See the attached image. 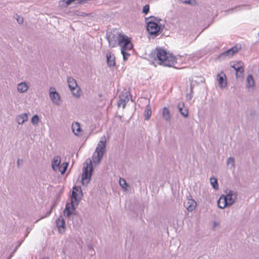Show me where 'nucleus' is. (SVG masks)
<instances>
[{
  "mask_svg": "<svg viewBox=\"0 0 259 259\" xmlns=\"http://www.w3.org/2000/svg\"><path fill=\"white\" fill-rule=\"evenodd\" d=\"M156 58L159 61L158 64L167 67H174L177 63L175 56L168 54L167 52L161 48H156L154 51Z\"/></svg>",
  "mask_w": 259,
  "mask_h": 259,
  "instance_id": "1",
  "label": "nucleus"
},
{
  "mask_svg": "<svg viewBox=\"0 0 259 259\" xmlns=\"http://www.w3.org/2000/svg\"><path fill=\"white\" fill-rule=\"evenodd\" d=\"M106 38L108 40L109 46L111 48L116 47L117 45L120 47L124 43L126 39H131L127 36L116 32V34L112 32H108L106 34Z\"/></svg>",
  "mask_w": 259,
  "mask_h": 259,
  "instance_id": "2",
  "label": "nucleus"
},
{
  "mask_svg": "<svg viewBox=\"0 0 259 259\" xmlns=\"http://www.w3.org/2000/svg\"><path fill=\"white\" fill-rule=\"evenodd\" d=\"M106 140L105 136H104L101 137V140L98 142L92 157L93 161L95 163L98 164L100 162L106 152Z\"/></svg>",
  "mask_w": 259,
  "mask_h": 259,
  "instance_id": "3",
  "label": "nucleus"
},
{
  "mask_svg": "<svg viewBox=\"0 0 259 259\" xmlns=\"http://www.w3.org/2000/svg\"><path fill=\"white\" fill-rule=\"evenodd\" d=\"M147 30L151 36L155 37L162 32L163 28L157 23L150 21L147 23Z\"/></svg>",
  "mask_w": 259,
  "mask_h": 259,
  "instance_id": "4",
  "label": "nucleus"
},
{
  "mask_svg": "<svg viewBox=\"0 0 259 259\" xmlns=\"http://www.w3.org/2000/svg\"><path fill=\"white\" fill-rule=\"evenodd\" d=\"M93 171V166L92 161L90 160L89 165L87 164V166L83 168L81 176V181L83 185L88 184L90 182Z\"/></svg>",
  "mask_w": 259,
  "mask_h": 259,
  "instance_id": "5",
  "label": "nucleus"
},
{
  "mask_svg": "<svg viewBox=\"0 0 259 259\" xmlns=\"http://www.w3.org/2000/svg\"><path fill=\"white\" fill-rule=\"evenodd\" d=\"M121 53L123 56V59L124 61L127 60L128 57L130 56V54L126 52L127 50H131L133 48V45L131 42V39H126L124 43L121 46Z\"/></svg>",
  "mask_w": 259,
  "mask_h": 259,
  "instance_id": "6",
  "label": "nucleus"
},
{
  "mask_svg": "<svg viewBox=\"0 0 259 259\" xmlns=\"http://www.w3.org/2000/svg\"><path fill=\"white\" fill-rule=\"evenodd\" d=\"M67 82L68 84V87L71 91L72 92L73 96L76 97H79L80 94L79 93V89H77V84L76 83V80L72 77H68L67 78Z\"/></svg>",
  "mask_w": 259,
  "mask_h": 259,
  "instance_id": "7",
  "label": "nucleus"
},
{
  "mask_svg": "<svg viewBox=\"0 0 259 259\" xmlns=\"http://www.w3.org/2000/svg\"><path fill=\"white\" fill-rule=\"evenodd\" d=\"M240 49V46L236 45L227 51L222 53L220 55V57L223 58H230L237 53Z\"/></svg>",
  "mask_w": 259,
  "mask_h": 259,
  "instance_id": "8",
  "label": "nucleus"
},
{
  "mask_svg": "<svg viewBox=\"0 0 259 259\" xmlns=\"http://www.w3.org/2000/svg\"><path fill=\"white\" fill-rule=\"evenodd\" d=\"M50 97L52 102L57 105L61 104L60 96L54 87H51L50 89Z\"/></svg>",
  "mask_w": 259,
  "mask_h": 259,
  "instance_id": "9",
  "label": "nucleus"
},
{
  "mask_svg": "<svg viewBox=\"0 0 259 259\" xmlns=\"http://www.w3.org/2000/svg\"><path fill=\"white\" fill-rule=\"evenodd\" d=\"M56 225L60 233L63 234L65 233L66 229V224L62 215H60L56 220Z\"/></svg>",
  "mask_w": 259,
  "mask_h": 259,
  "instance_id": "10",
  "label": "nucleus"
},
{
  "mask_svg": "<svg viewBox=\"0 0 259 259\" xmlns=\"http://www.w3.org/2000/svg\"><path fill=\"white\" fill-rule=\"evenodd\" d=\"M227 202L229 206L234 203L237 198V194L232 191H229L226 195H223Z\"/></svg>",
  "mask_w": 259,
  "mask_h": 259,
  "instance_id": "11",
  "label": "nucleus"
},
{
  "mask_svg": "<svg viewBox=\"0 0 259 259\" xmlns=\"http://www.w3.org/2000/svg\"><path fill=\"white\" fill-rule=\"evenodd\" d=\"M75 205V204L71 203V202L66 205L64 210V214L66 217L69 218L71 214L74 213L76 209Z\"/></svg>",
  "mask_w": 259,
  "mask_h": 259,
  "instance_id": "12",
  "label": "nucleus"
},
{
  "mask_svg": "<svg viewBox=\"0 0 259 259\" xmlns=\"http://www.w3.org/2000/svg\"><path fill=\"white\" fill-rule=\"evenodd\" d=\"M184 206L189 211H192L196 208V202L192 199H188L184 203Z\"/></svg>",
  "mask_w": 259,
  "mask_h": 259,
  "instance_id": "13",
  "label": "nucleus"
},
{
  "mask_svg": "<svg viewBox=\"0 0 259 259\" xmlns=\"http://www.w3.org/2000/svg\"><path fill=\"white\" fill-rule=\"evenodd\" d=\"M178 108L181 114L184 117H187L188 116V109L185 106V104L183 102H180L178 104Z\"/></svg>",
  "mask_w": 259,
  "mask_h": 259,
  "instance_id": "14",
  "label": "nucleus"
},
{
  "mask_svg": "<svg viewBox=\"0 0 259 259\" xmlns=\"http://www.w3.org/2000/svg\"><path fill=\"white\" fill-rule=\"evenodd\" d=\"M61 157L59 156H56L54 157L52 162V168L54 171H57L60 168Z\"/></svg>",
  "mask_w": 259,
  "mask_h": 259,
  "instance_id": "15",
  "label": "nucleus"
},
{
  "mask_svg": "<svg viewBox=\"0 0 259 259\" xmlns=\"http://www.w3.org/2000/svg\"><path fill=\"white\" fill-rule=\"evenodd\" d=\"M107 63L109 67H113L115 65V57L114 55L111 52L108 53L106 54Z\"/></svg>",
  "mask_w": 259,
  "mask_h": 259,
  "instance_id": "16",
  "label": "nucleus"
},
{
  "mask_svg": "<svg viewBox=\"0 0 259 259\" xmlns=\"http://www.w3.org/2000/svg\"><path fill=\"white\" fill-rule=\"evenodd\" d=\"M226 75L223 72L219 73L217 75L218 80L221 88H224L227 86V81L225 79Z\"/></svg>",
  "mask_w": 259,
  "mask_h": 259,
  "instance_id": "17",
  "label": "nucleus"
},
{
  "mask_svg": "<svg viewBox=\"0 0 259 259\" xmlns=\"http://www.w3.org/2000/svg\"><path fill=\"white\" fill-rule=\"evenodd\" d=\"M28 86L25 82H21L18 84L17 91L20 93H24L27 91Z\"/></svg>",
  "mask_w": 259,
  "mask_h": 259,
  "instance_id": "18",
  "label": "nucleus"
},
{
  "mask_svg": "<svg viewBox=\"0 0 259 259\" xmlns=\"http://www.w3.org/2000/svg\"><path fill=\"white\" fill-rule=\"evenodd\" d=\"M16 121L19 124H22L28 120L27 113H22L16 117Z\"/></svg>",
  "mask_w": 259,
  "mask_h": 259,
  "instance_id": "19",
  "label": "nucleus"
},
{
  "mask_svg": "<svg viewBox=\"0 0 259 259\" xmlns=\"http://www.w3.org/2000/svg\"><path fill=\"white\" fill-rule=\"evenodd\" d=\"M78 194L75 191H72L71 197V202L77 205L80 200V198L78 197Z\"/></svg>",
  "mask_w": 259,
  "mask_h": 259,
  "instance_id": "20",
  "label": "nucleus"
},
{
  "mask_svg": "<svg viewBox=\"0 0 259 259\" xmlns=\"http://www.w3.org/2000/svg\"><path fill=\"white\" fill-rule=\"evenodd\" d=\"M162 117L166 121L169 122L170 120L171 116L170 115L169 110L166 107H164L162 110Z\"/></svg>",
  "mask_w": 259,
  "mask_h": 259,
  "instance_id": "21",
  "label": "nucleus"
},
{
  "mask_svg": "<svg viewBox=\"0 0 259 259\" xmlns=\"http://www.w3.org/2000/svg\"><path fill=\"white\" fill-rule=\"evenodd\" d=\"M218 206L220 208H224L226 207L229 206L226 200H225V198L222 195L220 197L219 199L218 200Z\"/></svg>",
  "mask_w": 259,
  "mask_h": 259,
  "instance_id": "22",
  "label": "nucleus"
},
{
  "mask_svg": "<svg viewBox=\"0 0 259 259\" xmlns=\"http://www.w3.org/2000/svg\"><path fill=\"white\" fill-rule=\"evenodd\" d=\"M72 130L74 135H79V133L81 132V127L78 122H74L72 124Z\"/></svg>",
  "mask_w": 259,
  "mask_h": 259,
  "instance_id": "23",
  "label": "nucleus"
},
{
  "mask_svg": "<svg viewBox=\"0 0 259 259\" xmlns=\"http://www.w3.org/2000/svg\"><path fill=\"white\" fill-rule=\"evenodd\" d=\"M151 113V107L149 105H148L144 111V116L146 120H148L150 119Z\"/></svg>",
  "mask_w": 259,
  "mask_h": 259,
  "instance_id": "24",
  "label": "nucleus"
},
{
  "mask_svg": "<svg viewBox=\"0 0 259 259\" xmlns=\"http://www.w3.org/2000/svg\"><path fill=\"white\" fill-rule=\"evenodd\" d=\"M246 82H247V87L248 88L249 87H253L254 85V81L252 75L251 74H249L246 78Z\"/></svg>",
  "mask_w": 259,
  "mask_h": 259,
  "instance_id": "25",
  "label": "nucleus"
},
{
  "mask_svg": "<svg viewBox=\"0 0 259 259\" xmlns=\"http://www.w3.org/2000/svg\"><path fill=\"white\" fill-rule=\"evenodd\" d=\"M210 182L212 188L215 190L219 189V185L218 183V180L214 177H211L210 178Z\"/></svg>",
  "mask_w": 259,
  "mask_h": 259,
  "instance_id": "26",
  "label": "nucleus"
},
{
  "mask_svg": "<svg viewBox=\"0 0 259 259\" xmlns=\"http://www.w3.org/2000/svg\"><path fill=\"white\" fill-rule=\"evenodd\" d=\"M243 67V65L239 66H237V68L233 66V68H234V69L236 71V76H238V73L242 74L243 73L244 69Z\"/></svg>",
  "mask_w": 259,
  "mask_h": 259,
  "instance_id": "27",
  "label": "nucleus"
},
{
  "mask_svg": "<svg viewBox=\"0 0 259 259\" xmlns=\"http://www.w3.org/2000/svg\"><path fill=\"white\" fill-rule=\"evenodd\" d=\"M39 121V118L37 115H34L31 118V123L34 125L38 124Z\"/></svg>",
  "mask_w": 259,
  "mask_h": 259,
  "instance_id": "28",
  "label": "nucleus"
},
{
  "mask_svg": "<svg viewBox=\"0 0 259 259\" xmlns=\"http://www.w3.org/2000/svg\"><path fill=\"white\" fill-rule=\"evenodd\" d=\"M119 184L120 186L124 189H126V187L127 186V184L126 183V181L124 179L120 178L119 180Z\"/></svg>",
  "mask_w": 259,
  "mask_h": 259,
  "instance_id": "29",
  "label": "nucleus"
},
{
  "mask_svg": "<svg viewBox=\"0 0 259 259\" xmlns=\"http://www.w3.org/2000/svg\"><path fill=\"white\" fill-rule=\"evenodd\" d=\"M125 101L123 100V97H121V96H119V100L118 101V106H122L123 108H124L125 107Z\"/></svg>",
  "mask_w": 259,
  "mask_h": 259,
  "instance_id": "30",
  "label": "nucleus"
},
{
  "mask_svg": "<svg viewBox=\"0 0 259 259\" xmlns=\"http://www.w3.org/2000/svg\"><path fill=\"white\" fill-rule=\"evenodd\" d=\"M63 164H65V165L63 167L62 169H61V167H60L58 169L61 172V174L62 175L64 174L65 172V171H66L68 163L67 162H65V163H63Z\"/></svg>",
  "mask_w": 259,
  "mask_h": 259,
  "instance_id": "31",
  "label": "nucleus"
},
{
  "mask_svg": "<svg viewBox=\"0 0 259 259\" xmlns=\"http://www.w3.org/2000/svg\"><path fill=\"white\" fill-rule=\"evenodd\" d=\"M14 17H15V18L17 20V21L19 24L23 23V18L22 17H21L17 14H16Z\"/></svg>",
  "mask_w": 259,
  "mask_h": 259,
  "instance_id": "32",
  "label": "nucleus"
},
{
  "mask_svg": "<svg viewBox=\"0 0 259 259\" xmlns=\"http://www.w3.org/2000/svg\"><path fill=\"white\" fill-rule=\"evenodd\" d=\"M72 191H75L77 193V192H79V193H80L81 194V195H82L81 188L80 187H79V186H74L73 187V190Z\"/></svg>",
  "mask_w": 259,
  "mask_h": 259,
  "instance_id": "33",
  "label": "nucleus"
},
{
  "mask_svg": "<svg viewBox=\"0 0 259 259\" xmlns=\"http://www.w3.org/2000/svg\"><path fill=\"white\" fill-rule=\"evenodd\" d=\"M142 12L145 14H147L149 12V6L146 5L144 6Z\"/></svg>",
  "mask_w": 259,
  "mask_h": 259,
  "instance_id": "34",
  "label": "nucleus"
},
{
  "mask_svg": "<svg viewBox=\"0 0 259 259\" xmlns=\"http://www.w3.org/2000/svg\"><path fill=\"white\" fill-rule=\"evenodd\" d=\"M227 164H232V165L234 166V159L232 157H230L227 160Z\"/></svg>",
  "mask_w": 259,
  "mask_h": 259,
  "instance_id": "35",
  "label": "nucleus"
},
{
  "mask_svg": "<svg viewBox=\"0 0 259 259\" xmlns=\"http://www.w3.org/2000/svg\"><path fill=\"white\" fill-rule=\"evenodd\" d=\"M243 65V63L241 61L238 62L236 63H233V64L231 63V66L233 68V66L235 67V68H237V66H239Z\"/></svg>",
  "mask_w": 259,
  "mask_h": 259,
  "instance_id": "36",
  "label": "nucleus"
},
{
  "mask_svg": "<svg viewBox=\"0 0 259 259\" xmlns=\"http://www.w3.org/2000/svg\"><path fill=\"white\" fill-rule=\"evenodd\" d=\"M53 208V206H52L51 208L47 212L45 216L41 217L40 218V219H44L46 217L49 216L51 214V213H52V210Z\"/></svg>",
  "mask_w": 259,
  "mask_h": 259,
  "instance_id": "37",
  "label": "nucleus"
},
{
  "mask_svg": "<svg viewBox=\"0 0 259 259\" xmlns=\"http://www.w3.org/2000/svg\"><path fill=\"white\" fill-rule=\"evenodd\" d=\"M121 97H123V100L124 101H125V104H126V103L129 100V99H128V97L127 95L124 96V95H122V96H121Z\"/></svg>",
  "mask_w": 259,
  "mask_h": 259,
  "instance_id": "38",
  "label": "nucleus"
},
{
  "mask_svg": "<svg viewBox=\"0 0 259 259\" xmlns=\"http://www.w3.org/2000/svg\"><path fill=\"white\" fill-rule=\"evenodd\" d=\"M77 15L78 16H82V17H85V16H87L88 15V14H87L84 12H78V13L77 14Z\"/></svg>",
  "mask_w": 259,
  "mask_h": 259,
  "instance_id": "39",
  "label": "nucleus"
},
{
  "mask_svg": "<svg viewBox=\"0 0 259 259\" xmlns=\"http://www.w3.org/2000/svg\"><path fill=\"white\" fill-rule=\"evenodd\" d=\"M193 94H191V93H190V94H187V95H186V98L188 99V100H191L193 97V95H192Z\"/></svg>",
  "mask_w": 259,
  "mask_h": 259,
  "instance_id": "40",
  "label": "nucleus"
},
{
  "mask_svg": "<svg viewBox=\"0 0 259 259\" xmlns=\"http://www.w3.org/2000/svg\"><path fill=\"white\" fill-rule=\"evenodd\" d=\"M194 84H193V83H192V82H191V83H190V93H191V94H193V89H194Z\"/></svg>",
  "mask_w": 259,
  "mask_h": 259,
  "instance_id": "41",
  "label": "nucleus"
},
{
  "mask_svg": "<svg viewBox=\"0 0 259 259\" xmlns=\"http://www.w3.org/2000/svg\"><path fill=\"white\" fill-rule=\"evenodd\" d=\"M183 3L189 4L190 3V0H180Z\"/></svg>",
  "mask_w": 259,
  "mask_h": 259,
  "instance_id": "42",
  "label": "nucleus"
},
{
  "mask_svg": "<svg viewBox=\"0 0 259 259\" xmlns=\"http://www.w3.org/2000/svg\"><path fill=\"white\" fill-rule=\"evenodd\" d=\"M20 161L22 162L23 160L22 159H18V160H17V166L18 167L19 166L20 164Z\"/></svg>",
  "mask_w": 259,
  "mask_h": 259,
  "instance_id": "43",
  "label": "nucleus"
},
{
  "mask_svg": "<svg viewBox=\"0 0 259 259\" xmlns=\"http://www.w3.org/2000/svg\"><path fill=\"white\" fill-rule=\"evenodd\" d=\"M29 233V230L28 228L27 229V232L25 235V237H26L28 236V233Z\"/></svg>",
  "mask_w": 259,
  "mask_h": 259,
  "instance_id": "44",
  "label": "nucleus"
},
{
  "mask_svg": "<svg viewBox=\"0 0 259 259\" xmlns=\"http://www.w3.org/2000/svg\"><path fill=\"white\" fill-rule=\"evenodd\" d=\"M14 252H13L12 253H11V254L10 255L9 257L8 258V259H10L12 256L13 255V254H14Z\"/></svg>",
  "mask_w": 259,
  "mask_h": 259,
  "instance_id": "45",
  "label": "nucleus"
},
{
  "mask_svg": "<svg viewBox=\"0 0 259 259\" xmlns=\"http://www.w3.org/2000/svg\"><path fill=\"white\" fill-rule=\"evenodd\" d=\"M22 242H23V240L18 242V247H19L21 245Z\"/></svg>",
  "mask_w": 259,
  "mask_h": 259,
  "instance_id": "46",
  "label": "nucleus"
},
{
  "mask_svg": "<svg viewBox=\"0 0 259 259\" xmlns=\"http://www.w3.org/2000/svg\"><path fill=\"white\" fill-rule=\"evenodd\" d=\"M19 247H18V245H17V246L15 247V249H14V251H13V252H15V251L17 250V249Z\"/></svg>",
  "mask_w": 259,
  "mask_h": 259,
  "instance_id": "47",
  "label": "nucleus"
},
{
  "mask_svg": "<svg viewBox=\"0 0 259 259\" xmlns=\"http://www.w3.org/2000/svg\"><path fill=\"white\" fill-rule=\"evenodd\" d=\"M19 247H18V245H17V246L15 247V249H14V251H13V252H15V251L17 250V249Z\"/></svg>",
  "mask_w": 259,
  "mask_h": 259,
  "instance_id": "48",
  "label": "nucleus"
},
{
  "mask_svg": "<svg viewBox=\"0 0 259 259\" xmlns=\"http://www.w3.org/2000/svg\"><path fill=\"white\" fill-rule=\"evenodd\" d=\"M19 247H18V245H17V246L15 247V249H14V251H13V252H15V251L17 250V249Z\"/></svg>",
  "mask_w": 259,
  "mask_h": 259,
  "instance_id": "49",
  "label": "nucleus"
},
{
  "mask_svg": "<svg viewBox=\"0 0 259 259\" xmlns=\"http://www.w3.org/2000/svg\"><path fill=\"white\" fill-rule=\"evenodd\" d=\"M89 248L90 249H92V248H93V247H92V245H89Z\"/></svg>",
  "mask_w": 259,
  "mask_h": 259,
  "instance_id": "50",
  "label": "nucleus"
},
{
  "mask_svg": "<svg viewBox=\"0 0 259 259\" xmlns=\"http://www.w3.org/2000/svg\"><path fill=\"white\" fill-rule=\"evenodd\" d=\"M41 219H40V220ZM38 221H39V219H38V220H36V222H38Z\"/></svg>",
  "mask_w": 259,
  "mask_h": 259,
  "instance_id": "51",
  "label": "nucleus"
},
{
  "mask_svg": "<svg viewBox=\"0 0 259 259\" xmlns=\"http://www.w3.org/2000/svg\"><path fill=\"white\" fill-rule=\"evenodd\" d=\"M41 219H40V220ZM38 221H39V219H38V220H36V222H38Z\"/></svg>",
  "mask_w": 259,
  "mask_h": 259,
  "instance_id": "52",
  "label": "nucleus"
}]
</instances>
